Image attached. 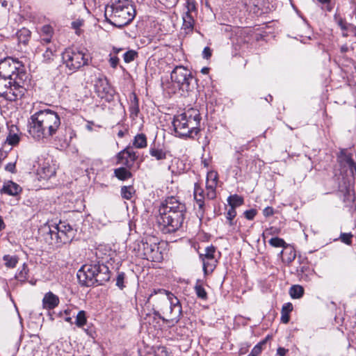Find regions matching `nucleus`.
Instances as JSON below:
<instances>
[{
	"label": "nucleus",
	"instance_id": "obj_1",
	"mask_svg": "<svg viewBox=\"0 0 356 356\" xmlns=\"http://www.w3.org/2000/svg\"><path fill=\"white\" fill-rule=\"evenodd\" d=\"M151 299L155 302L158 310L154 309L153 318H156L173 324L177 323L182 316V307L179 300L170 291L163 289H153L147 302Z\"/></svg>",
	"mask_w": 356,
	"mask_h": 356
},
{
	"label": "nucleus",
	"instance_id": "obj_2",
	"mask_svg": "<svg viewBox=\"0 0 356 356\" xmlns=\"http://www.w3.org/2000/svg\"><path fill=\"white\" fill-rule=\"evenodd\" d=\"M186 211V206L177 197H167L159 209L158 222L163 232L172 233L182 225Z\"/></svg>",
	"mask_w": 356,
	"mask_h": 356
},
{
	"label": "nucleus",
	"instance_id": "obj_3",
	"mask_svg": "<svg viewBox=\"0 0 356 356\" xmlns=\"http://www.w3.org/2000/svg\"><path fill=\"white\" fill-rule=\"evenodd\" d=\"M60 124L56 112L50 109L40 110L31 117L29 134L38 140L47 139L56 134Z\"/></svg>",
	"mask_w": 356,
	"mask_h": 356
},
{
	"label": "nucleus",
	"instance_id": "obj_4",
	"mask_svg": "<svg viewBox=\"0 0 356 356\" xmlns=\"http://www.w3.org/2000/svg\"><path fill=\"white\" fill-rule=\"evenodd\" d=\"M135 15V8L129 0H111L104 13L106 22L118 28L129 24Z\"/></svg>",
	"mask_w": 356,
	"mask_h": 356
},
{
	"label": "nucleus",
	"instance_id": "obj_5",
	"mask_svg": "<svg viewBox=\"0 0 356 356\" xmlns=\"http://www.w3.org/2000/svg\"><path fill=\"white\" fill-rule=\"evenodd\" d=\"M201 116L199 111L191 108L175 115L172 124L176 136L180 138H193L200 131Z\"/></svg>",
	"mask_w": 356,
	"mask_h": 356
},
{
	"label": "nucleus",
	"instance_id": "obj_6",
	"mask_svg": "<svg viewBox=\"0 0 356 356\" xmlns=\"http://www.w3.org/2000/svg\"><path fill=\"white\" fill-rule=\"evenodd\" d=\"M77 279L82 286L102 285L110 279L108 267L99 261L83 265L77 272Z\"/></svg>",
	"mask_w": 356,
	"mask_h": 356
},
{
	"label": "nucleus",
	"instance_id": "obj_7",
	"mask_svg": "<svg viewBox=\"0 0 356 356\" xmlns=\"http://www.w3.org/2000/svg\"><path fill=\"white\" fill-rule=\"evenodd\" d=\"M159 239L154 236L147 235L140 241H136L133 250L136 256L151 261L160 262L163 260V254L159 247Z\"/></svg>",
	"mask_w": 356,
	"mask_h": 356
},
{
	"label": "nucleus",
	"instance_id": "obj_8",
	"mask_svg": "<svg viewBox=\"0 0 356 356\" xmlns=\"http://www.w3.org/2000/svg\"><path fill=\"white\" fill-rule=\"evenodd\" d=\"M0 76L14 79V83L18 86L19 84H24L27 79L23 63L10 57L0 60Z\"/></svg>",
	"mask_w": 356,
	"mask_h": 356
},
{
	"label": "nucleus",
	"instance_id": "obj_9",
	"mask_svg": "<svg viewBox=\"0 0 356 356\" xmlns=\"http://www.w3.org/2000/svg\"><path fill=\"white\" fill-rule=\"evenodd\" d=\"M89 56L83 50L76 47H69L62 53V61L65 67L71 72H75L80 68L88 65Z\"/></svg>",
	"mask_w": 356,
	"mask_h": 356
},
{
	"label": "nucleus",
	"instance_id": "obj_10",
	"mask_svg": "<svg viewBox=\"0 0 356 356\" xmlns=\"http://www.w3.org/2000/svg\"><path fill=\"white\" fill-rule=\"evenodd\" d=\"M48 234L50 236V243L57 247L70 243L74 237V232L72 227L66 223L60 222L58 224L48 226Z\"/></svg>",
	"mask_w": 356,
	"mask_h": 356
},
{
	"label": "nucleus",
	"instance_id": "obj_11",
	"mask_svg": "<svg viewBox=\"0 0 356 356\" xmlns=\"http://www.w3.org/2000/svg\"><path fill=\"white\" fill-rule=\"evenodd\" d=\"M24 84L16 86L14 79L0 76V96L4 97L9 101H15L22 98L25 92Z\"/></svg>",
	"mask_w": 356,
	"mask_h": 356
},
{
	"label": "nucleus",
	"instance_id": "obj_12",
	"mask_svg": "<svg viewBox=\"0 0 356 356\" xmlns=\"http://www.w3.org/2000/svg\"><path fill=\"white\" fill-rule=\"evenodd\" d=\"M170 77L172 83L182 91H189L193 88L191 85L194 78L190 70L184 66L175 67L171 72Z\"/></svg>",
	"mask_w": 356,
	"mask_h": 356
},
{
	"label": "nucleus",
	"instance_id": "obj_13",
	"mask_svg": "<svg viewBox=\"0 0 356 356\" xmlns=\"http://www.w3.org/2000/svg\"><path fill=\"white\" fill-rule=\"evenodd\" d=\"M95 90L98 97L110 100L114 94V90L109 84L106 76H99L95 82Z\"/></svg>",
	"mask_w": 356,
	"mask_h": 356
},
{
	"label": "nucleus",
	"instance_id": "obj_14",
	"mask_svg": "<svg viewBox=\"0 0 356 356\" xmlns=\"http://www.w3.org/2000/svg\"><path fill=\"white\" fill-rule=\"evenodd\" d=\"M136 153L130 147H127L117 154V162L119 164L131 168L137 160Z\"/></svg>",
	"mask_w": 356,
	"mask_h": 356
},
{
	"label": "nucleus",
	"instance_id": "obj_15",
	"mask_svg": "<svg viewBox=\"0 0 356 356\" xmlns=\"http://www.w3.org/2000/svg\"><path fill=\"white\" fill-rule=\"evenodd\" d=\"M218 175L215 171H209L207 175V197L208 200H213L216 197V186L218 184Z\"/></svg>",
	"mask_w": 356,
	"mask_h": 356
},
{
	"label": "nucleus",
	"instance_id": "obj_16",
	"mask_svg": "<svg viewBox=\"0 0 356 356\" xmlns=\"http://www.w3.org/2000/svg\"><path fill=\"white\" fill-rule=\"evenodd\" d=\"M21 191L22 188L20 186L12 181L4 183L3 187L0 190L1 193H5L11 196L17 195L21 193Z\"/></svg>",
	"mask_w": 356,
	"mask_h": 356
},
{
	"label": "nucleus",
	"instance_id": "obj_17",
	"mask_svg": "<svg viewBox=\"0 0 356 356\" xmlns=\"http://www.w3.org/2000/svg\"><path fill=\"white\" fill-rule=\"evenodd\" d=\"M43 307L47 309H53L59 304L58 297L49 291L47 293L42 299Z\"/></svg>",
	"mask_w": 356,
	"mask_h": 356
},
{
	"label": "nucleus",
	"instance_id": "obj_18",
	"mask_svg": "<svg viewBox=\"0 0 356 356\" xmlns=\"http://www.w3.org/2000/svg\"><path fill=\"white\" fill-rule=\"evenodd\" d=\"M39 51H42L43 61L49 62L54 59L56 52L55 47L49 44H42L38 48Z\"/></svg>",
	"mask_w": 356,
	"mask_h": 356
},
{
	"label": "nucleus",
	"instance_id": "obj_19",
	"mask_svg": "<svg viewBox=\"0 0 356 356\" xmlns=\"http://www.w3.org/2000/svg\"><path fill=\"white\" fill-rule=\"evenodd\" d=\"M194 198L198 204L200 209H202L204 205V200L207 197V191L201 188L199 184L195 183L194 186Z\"/></svg>",
	"mask_w": 356,
	"mask_h": 356
},
{
	"label": "nucleus",
	"instance_id": "obj_20",
	"mask_svg": "<svg viewBox=\"0 0 356 356\" xmlns=\"http://www.w3.org/2000/svg\"><path fill=\"white\" fill-rule=\"evenodd\" d=\"M54 33L53 28L50 25H44L40 29L42 44H50Z\"/></svg>",
	"mask_w": 356,
	"mask_h": 356
},
{
	"label": "nucleus",
	"instance_id": "obj_21",
	"mask_svg": "<svg viewBox=\"0 0 356 356\" xmlns=\"http://www.w3.org/2000/svg\"><path fill=\"white\" fill-rule=\"evenodd\" d=\"M183 24L181 29L185 34H189L193 32L194 26V19L191 14L185 13L183 16Z\"/></svg>",
	"mask_w": 356,
	"mask_h": 356
},
{
	"label": "nucleus",
	"instance_id": "obj_22",
	"mask_svg": "<svg viewBox=\"0 0 356 356\" xmlns=\"http://www.w3.org/2000/svg\"><path fill=\"white\" fill-rule=\"evenodd\" d=\"M149 154L157 161H162L166 159L169 154L167 151L154 145L149 148Z\"/></svg>",
	"mask_w": 356,
	"mask_h": 356
},
{
	"label": "nucleus",
	"instance_id": "obj_23",
	"mask_svg": "<svg viewBox=\"0 0 356 356\" xmlns=\"http://www.w3.org/2000/svg\"><path fill=\"white\" fill-rule=\"evenodd\" d=\"M203 270L205 274L211 273L215 269L217 264L216 258L202 259Z\"/></svg>",
	"mask_w": 356,
	"mask_h": 356
},
{
	"label": "nucleus",
	"instance_id": "obj_24",
	"mask_svg": "<svg viewBox=\"0 0 356 356\" xmlns=\"http://www.w3.org/2000/svg\"><path fill=\"white\" fill-rule=\"evenodd\" d=\"M38 175L41 179H48L55 175V170L50 166H44L38 170Z\"/></svg>",
	"mask_w": 356,
	"mask_h": 356
},
{
	"label": "nucleus",
	"instance_id": "obj_25",
	"mask_svg": "<svg viewBox=\"0 0 356 356\" xmlns=\"http://www.w3.org/2000/svg\"><path fill=\"white\" fill-rule=\"evenodd\" d=\"M129 111L131 115L137 116L139 113L138 99L135 93H132L130 96Z\"/></svg>",
	"mask_w": 356,
	"mask_h": 356
},
{
	"label": "nucleus",
	"instance_id": "obj_26",
	"mask_svg": "<svg viewBox=\"0 0 356 356\" xmlns=\"http://www.w3.org/2000/svg\"><path fill=\"white\" fill-rule=\"evenodd\" d=\"M133 145L136 148H144L147 147V138L143 134H137L134 139Z\"/></svg>",
	"mask_w": 356,
	"mask_h": 356
},
{
	"label": "nucleus",
	"instance_id": "obj_27",
	"mask_svg": "<svg viewBox=\"0 0 356 356\" xmlns=\"http://www.w3.org/2000/svg\"><path fill=\"white\" fill-rule=\"evenodd\" d=\"M114 174L120 180H126L131 177V172L123 167L115 169Z\"/></svg>",
	"mask_w": 356,
	"mask_h": 356
},
{
	"label": "nucleus",
	"instance_id": "obj_28",
	"mask_svg": "<svg viewBox=\"0 0 356 356\" xmlns=\"http://www.w3.org/2000/svg\"><path fill=\"white\" fill-rule=\"evenodd\" d=\"M5 266L8 268H14L18 263V257L6 254L3 257Z\"/></svg>",
	"mask_w": 356,
	"mask_h": 356
},
{
	"label": "nucleus",
	"instance_id": "obj_29",
	"mask_svg": "<svg viewBox=\"0 0 356 356\" xmlns=\"http://www.w3.org/2000/svg\"><path fill=\"white\" fill-rule=\"evenodd\" d=\"M289 294L293 299L300 298L304 294V289L300 285H293L289 289Z\"/></svg>",
	"mask_w": 356,
	"mask_h": 356
},
{
	"label": "nucleus",
	"instance_id": "obj_30",
	"mask_svg": "<svg viewBox=\"0 0 356 356\" xmlns=\"http://www.w3.org/2000/svg\"><path fill=\"white\" fill-rule=\"evenodd\" d=\"M340 154L341 156L343 157V160L346 162V163L348 165L350 169L351 170L353 174H354V170L356 172V164L355 163L353 159H352V156L350 154L346 153V150L342 149L340 152Z\"/></svg>",
	"mask_w": 356,
	"mask_h": 356
},
{
	"label": "nucleus",
	"instance_id": "obj_31",
	"mask_svg": "<svg viewBox=\"0 0 356 356\" xmlns=\"http://www.w3.org/2000/svg\"><path fill=\"white\" fill-rule=\"evenodd\" d=\"M227 202L229 205V208H234L236 209V207L243 204V199L241 196L238 195H230Z\"/></svg>",
	"mask_w": 356,
	"mask_h": 356
},
{
	"label": "nucleus",
	"instance_id": "obj_32",
	"mask_svg": "<svg viewBox=\"0 0 356 356\" xmlns=\"http://www.w3.org/2000/svg\"><path fill=\"white\" fill-rule=\"evenodd\" d=\"M87 323V317H86V313L83 310H81L78 312V314L76 316L75 319V325L78 327H82L84 326Z\"/></svg>",
	"mask_w": 356,
	"mask_h": 356
},
{
	"label": "nucleus",
	"instance_id": "obj_33",
	"mask_svg": "<svg viewBox=\"0 0 356 356\" xmlns=\"http://www.w3.org/2000/svg\"><path fill=\"white\" fill-rule=\"evenodd\" d=\"M269 337H266L264 339L258 343L251 350L248 356H258L261 354L263 350V346L266 343Z\"/></svg>",
	"mask_w": 356,
	"mask_h": 356
},
{
	"label": "nucleus",
	"instance_id": "obj_34",
	"mask_svg": "<svg viewBox=\"0 0 356 356\" xmlns=\"http://www.w3.org/2000/svg\"><path fill=\"white\" fill-rule=\"evenodd\" d=\"M194 289L197 298L202 300L207 299V293L199 280L196 282Z\"/></svg>",
	"mask_w": 356,
	"mask_h": 356
},
{
	"label": "nucleus",
	"instance_id": "obj_35",
	"mask_svg": "<svg viewBox=\"0 0 356 356\" xmlns=\"http://www.w3.org/2000/svg\"><path fill=\"white\" fill-rule=\"evenodd\" d=\"M14 129H17L16 127H12L6 138V142L13 146L17 145L19 141V136L17 133H15Z\"/></svg>",
	"mask_w": 356,
	"mask_h": 356
},
{
	"label": "nucleus",
	"instance_id": "obj_36",
	"mask_svg": "<svg viewBox=\"0 0 356 356\" xmlns=\"http://www.w3.org/2000/svg\"><path fill=\"white\" fill-rule=\"evenodd\" d=\"M268 243L274 248H283L284 249L288 248V244L281 238L273 237L269 240Z\"/></svg>",
	"mask_w": 356,
	"mask_h": 356
},
{
	"label": "nucleus",
	"instance_id": "obj_37",
	"mask_svg": "<svg viewBox=\"0 0 356 356\" xmlns=\"http://www.w3.org/2000/svg\"><path fill=\"white\" fill-rule=\"evenodd\" d=\"M134 192L135 191L131 186H124L121 188L122 197L126 200H130L132 197Z\"/></svg>",
	"mask_w": 356,
	"mask_h": 356
},
{
	"label": "nucleus",
	"instance_id": "obj_38",
	"mask_svg": "<svg viewBox=\"0 0 356 356\" xmlns=\"http://www.w3.org/2000/svg\"><path fill=\"white\" fill-rule=\"evenodd\" d=\"M236 209L234 208H229L225 214V217H226L227 223L230 226H232L234 225L235 222L234 221V219L236 217Z\"/></svg>",
	"mask_w": 356,
	"mask_h": 356
},
{
	"label": "nucleus",
	"instance_id": "obj_39",
	"mask_svg": "<svg viewBox=\"0 0 356 356\" xmlns=\"http://www.w3.org/2000/svg\"><path fill=\"white\" fill-rule=\"evenodd\" d=\"M19 41L25 43L30 37V31L28 29H22L17 33Z\"/></svg>",
	"mask_w": 356,
	"mask_h": 356
},
{
	"label": "nucleus",
	"instance_id": "obj_40",
	"mask_svg": "<svg viewBox=\"0 0 356 356\" xmlns=\"http://www.w3.org/2000/svg\"><path fill=\"white\" fill-rule=\"evenodd\" d=\"M138 53L134 50H129L125 52L123 55L124 60L125 63H129L134 60L137 57Z\"/></svg>",
	"mask_w": 356,
	"mask_h": 356
},
{
	"label": "nucleus",
	"instance_id": "obj_41",
	"mask_svg": "<svg viewBox=\"0 0 356 356\" xmlns=\"http://www.w3.org/2000/svg\"><path fill=\"white\" fill-rule=\"evenodd\" d=\"M216 248L213 245L207 247L205 249V253L200 254V257L202 259L216 258L215 257Z\"/></svg>",
	"mask_w": 356,
	"mask_h": 356
},
{
	"label": "nucleus",
	"instance_id": "obj_42",
	"mask_svg": "<svg viewBox=\"0 0 356 356\" xmlns=\"http://www.w3.org/2000/svg\"><path fill=\"white\" fill-rule=\"evenodd\" d=\"M353 237V235L352 234V233L349 232V233H341L340 236H339V240L346 244V245H351L352 244V238Z\"/></svg>",
	"mask_w": 356,
	"mask_h": 356
},
{
	"label": "nucleus",
	"instance_id": "obj_43",
	"mask_svg": "<svg viewBox=\"0 0 356 356\" xmlns=\"http://www.w3.org/2000/svg\"><path fill=\"white\" fill-rule=\"evenodd\" d=\"M266 0H250V3L254 7V13L263 10Z\"/></svg>",
	"mask_w": 356,
	"mask_h": 356
},
{
	"label": "nucleus",
	"instance_id": "obj_44",
	"mask_svg": "<svg viewBox=\"0 0 356 356\" xmlns=\"http://www.w3.org/2000/svg\"><path fill=\"white\" fill-rule=\"evenodd\" d=\"M125 278V274L123 272L119 273L118 274L117 278H116V285L120 289H123L124 288V280Z\"/></svg>",
	"mask_w": 356,
	"mask_h": 356
},
{
	"label": "nucleus",
	"instance_id": "obj_45",
	"mask_svg": "<svg viewBox=\"0 0 356 356\" xmlns=\"http://www.w3.org/2000/svg\"><path fill=\"white\" fill-rule=\"evenodd\" d=\"M334 20L339 28H341L348 23L343 17L337 14L334 15Z\"/></svg>",
	"mask_w": 356,
	"mask_h": 356
},
{
	"label": "nucleus",
	"instance_id": "obj_46",
	"mask_svg": "<svg viewBox=\"0 0 356 356\" xmlns=\"http://www.w3.org/2000/svg\"><path fill=\"white\" fill-rule=\"evenodd\" d=\"M257 214V210L251 209L244 212V216L248 220H253Z\"/></svg>",
	"mask_w": 356,
	"mask_h": 356
},
{
	"label": "nucleus",
	"instance_id": "obj_47",
	"mask_svg": "<svg viewBox=\"0 0 356 356\" xmlns=\"http://www.w3.org/2000/svg\"><path fill=\"white\" fill-rule=\"evenodd\" d=\"M352 24L350 23H347L346 25H344L343 26H342L341 28H340V29L341 30L342 33H341V35L343 37V38H347L348 35H349V33H348V30H349V28L350 26H351Z\"/></svg>",
	"mask_w": 356,
	"mask_h": 356
},
{
	"label": "nucleus",
	"instance_id": "obj_48",
	"mask_svg": "<svg viewBox=\"0 0 356 356\" xmlns=\"http://www.w3.org/2000/svg\"><path fill=\"white\" fill-rule=\"evenodd\" d=\"M293 310V305L291 302H287L283 305L282 312L289 314Z\"/></svg>",
	"mask_w": 356,
	"mask_h": 356
},
{
	"label": "nucleus",
	"instance_id": "obj_49",
	"mask_svg": "<svg viewBox=\"0 0 356 356\" xmlns=\"http://www.w3.org/2000/svg\"><path fill=\"white\" fill-rule=\"evenodd\" d=\"M289 254V255H288V258L286 259V261L289 264L296 258V252L293 249L290 248Z\"/></svg>",
	"mask_w": 356,
	"mask_h": 356
},
{
	"label": "nucleus",
	"instance_id": "obj_50",
	"mask_svg": "<svg viewBox=\"0 0 356 356\" xmlns=\"http://www.w3.org/2000/svg\"><path fill=\"white\" fill-rule=\"evenodd\" d=\"M273 209L270 207H267L263 210V214L266 217L271 216L273 214Z\"/></svg>",
	"mask_w": 356,
	"mask_h": 356
},
{
	"label": "nucleus",
	"instance_id": "obj_51",
	"mask_svg": "<svg viewBox=\"0 0 356 356\" xmlns=\"http://www.w3.org/2000/svg\"><path fill=\"white\" fill-rule=\"evenodd\" d=\"M5 170L11 173H15V163H8L5 167Z\"/></svg>",
	"mask_w": 356,
	"mask_h": 356
},
{
	"label": "nucleus",
	"instance_id": "obj_52",
	"mask_svg": "<svg viewBox=\"0 0 356 356\" xmlns=\"http://www.w3.org/2000/svg\"><path fill=\"white\" fill-rule=\"evenodd\" d=\"M119 58L117 56L111 57L109 59V63L111 66L115 68L118 64Z\"/></svg>",
	"mask_w": 356,
	"mask_h": 356
},
{
	"label": "nucleus",
	"instance_id": "obj_53",
	"mask_svg": "<svg viewBox=\"0 0 356 356\" xmlns=\"http://www.w3.org/2000/svg\"><path fill=\"white\" fill-rule=\"evenodd\" d=\"M195 10V6L193 2H187V11L185 13L191 14L193 11Z\"/></svg>",
	"mask_w": 356,
	"mask_h": 356
},
{
	"label": "nucleus",
	"instance_id": "obj_54",
	"mask_svg": "<svg viewBox=\"0 0 356 356\" xmlns=\"http://www.w3.org/2000/svg\"><path fill=\"white\" fill-rule=\"evenodd\" d=\"M202 55H203V57L204 58H209L211 57V51L209 47H206L204 50H203V52H202Z\"/></svg>",
	"mask_w": 356,
	"mask_h": 356
},
{
	"label": "nucleus",
	"instance_id": "obj_55",
	"mask_svg": "<svg viewBox=\"0 0 356 356\" xmlns=\"http://www.w3.org/2000/svg\"><path fill=\"white\" fill-rule=\"evenodd\" d=\"M279 230L276 228L271 227L270 229H266L263 234V236L265 237L266 234H278Z\"/></svg>",
	"mask_w": 356,
	"mask_h": 356
},
{
	"label": "nucleus",
	"instance_id": "obj_56",
	"mask_svg": "<svg viewBox=\"0 0 356 356\" xmlns=\"http://www.w3.org/2000/svg\"><path fill=\"white\" fill-rule=\"evenodd\" d=\"M287 352V349L282 347L278 348L277 350V354L280 356H285Z\"/></svg>",
	"mask_w": 356,
	"mask_h": 356
},
{
	"label": "nucleus",
	"instance_id": "obj_57",
	"mask_svg": "<svg viewBox=\"0 0 356 356\" xmlns=\"http://www.w3.org/2000/svg\"><path fill=\"white\" fill-rule=\"evenodd\" d=\"M289 314L282 312L281 321L284 323H287L289 321Z\"/></svg>",
	"mask_w": 356,
	"mask_h": 356
},
{
	"label": "nucleus",
	"instance_id": "obj_58",
	"mask_svg": "<svg viewBox=\"0 0 356 356\" xmlns=\"http://www.w3.org/2000/svg\"><path fill=\"white\" fill-rule=\"evenodd\" d=\"M348 33H349V35H352L353 36L356 38V26H355L352 24L349 28Z\"/></svg>",
	"mask_w": 356,
	"mask_h": 356
},
{
	"label": "nucleus",
	"instance_id": "obj_59",
	"mask_svg": "<svg viewBox=\"0 0 356 356\" xmlns=\"http://www.w3.org/2000/svg\"><path fill=\"white\" fill-rule=\"evenodd\" d=\"M81 24V22L78 21L72 22V26L76 30L79 29Z\"/></svg>",
	"mask_w": 356,
	"mask_h": 356
},
{
	"label": "nucleus",
	"instance_id": "obj_60",
	"mask_svg": "<svg viewBox=\"0 0 356 356\" xmlns=\"http://www.w3.org/2000/svg\"><path fill=\"white\" fill-rule=\"evenodd\" d=\"M348 49H349L347 44H343L340 48V51L343 54L346 53L348 51Z\"/></svg>",
	"mask_w": 356,
	"mask_h": 356
},
{
	"label": "nucleus",
	"instance_id": "obj_61",
	"mask_svg": "<svg viewBox=\"0 0 356 356\" xmlns=\"http://www.w3.org/2000/svg\"><path fill=\"white\" fill-rule=\"evenodd\" d=\"M6 227L3 218L0 216V232L3 230Z\"/></svg>",
	"mask_w": 356,
	"mask_h": 356
},
{
	"label": "nucleus",
	"instance_id": "obj_62",
	"mask_svg": "<svg viewBox=\"0 0 356 356\" xmlns=\"http://www.w3.org/2000/svg\"><path fill=\"white\" fill-rule=\"evenodd\" d=\"M209 67H203L202 70H201V72L204 74H207L209 73Z\"/></svg>",
	"mask_w": 356,
	"mask_h": 356
},
{
	"label": "nucleus",
	"instance_id": "obj_63",
	"mask_svg": "<svg viewBox=\"0 0 356 356\" xmlns=\"http://www.w3.org/2000/svg\"><path fill=\"white\" fill-rule=\"evenodd\" d=\"M64 314L66 316H70L72 314V309H67L64 311Z\"/></svg>",
	"mask_w": 356,
	"mask_h": 356
},
{
	"label": "nucleus",
	"instance_id": "obj_64",
	"mask_svg": "<svg viewBox=\"0 0 356 356\" xmlns=\"http://www.w3.org/2000/svg\"><path fill=\"white\" fill-rule=\"evenodd\" d=\"M65 321L66 322H68V323H72V317L70 316H66V317H65Z\"/></svg>",
	"mask_w": 356,
	"mask_h": 356
}]
</instances>
